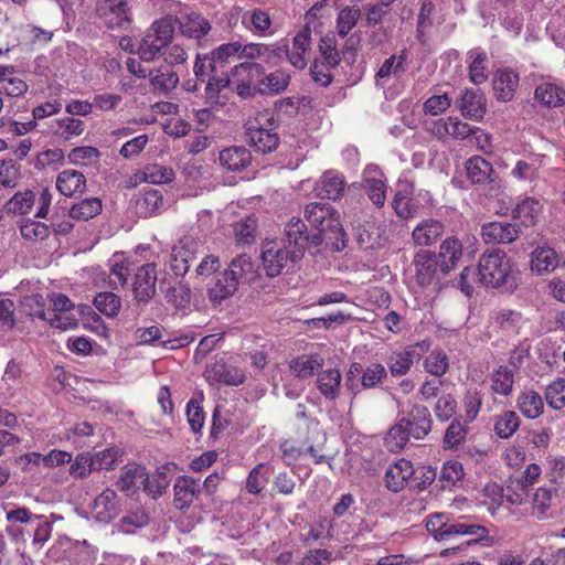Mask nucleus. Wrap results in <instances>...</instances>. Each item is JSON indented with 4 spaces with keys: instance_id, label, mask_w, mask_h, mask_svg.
<instances>
[{
    "instance_id": "obj_1",
    "label": "nucleus",
    "mask_w": 565,
    "mask_h": 565,
    "mask_svg": "<svg viewBox=\"0 0 565 565\" xmlns=\"http://www.w3.org/2000/svg\"><path fill=\"white\" fill-rule=\"evenodd\" d=\"M305 218L316 231L310 235L313 247L324 241H338L343 236L339 212L328 203L311 202L305 206Z\"/></svg>"
},
{
    "instance_id": "obj_2",
    "label": "nucleus",
    "mask_w": 565,
    "mask_h": 565,
    "mask_svg": "<svg viewBox=\"0 0 565 565\" xmlns=\"http://www.w3.org/2000/svg\"><path fill=\"white\" fill-rule=\"evenodd\" d=\"M518 274L514 264L502 250L484 253L479 259V281L487 287L499 288L512 285Z\"/></svg>"
},
{
    "instance_id": "obj_3",
    "label": "nucleus",
    "mask_w": 565,
    "mask_h": 565,
    "mask_svg": "<svg viewBox=\"0 0 565 565\" xmlns=\"http://www.w3.org/2000/svg\"><path fill=\"white\" fill-rule=\"evenodd\" d=\"M302 257V249L289 248L285 241L268 239L262 245V262L266 274L269 277H276L284 269L289 268L292 264Z\"/></svg>"
},
{
    "instance_id": "obj_4",
    "label": "nucleus",
    "mask_w": 565,
    "mask_h": 565,
    "mask_svg": "<svg viewBox=\"0 0 565 565\" xmlns=\"http://www.w3.org/2000/svg\"><path fill=\"white\" fill-rule=\"evenodd\" d=\"M426 529L438 541H447L455 535L475 536L476 539L468 541L467 545L476 543L477 540L488 535L484 526L468 522L448 523L441 513L430 515L426 521Z\"/></svg>"
},
{
    "instance_id": "obj_5",
    "label": "nucleus",
    "mask_w": 565,
    "mask_h": 565,
    "mask_svg": "<svg viewBox=\"0 0 565 565\" xmlns=\"http://www.w3.org/2000/svg\"><path fill=\"white\" fill-rule=\"evenodd\" d=\"M246 136L249 143L260 152H271L279 143L275 131V119L269 113H259L246 122Z\"/></svg>"
},
{
    "instance_id": "obj_6",
    "label": "nucleus",
    "mask_w": 565,
    "mask_h": 565,
    "mask_svg": "<svg viewBox=\"0 0 565 565\" xmlns=\"http://www.w3.org/2000/svg\"><path fill=\"white\" fill-rule=\"evenodd\" d=\"M174 34V25L170 18L154 21L139 45L142 60L151 61L168 45Z\"/></svg>"
},
{
    "instance_id": "obj_7",
    "label": "nucleus",
    "mask_w": 565,
    "mask_h": 565,
    "mask_svg": "<svg viewBox=\"0 0 565 565\" xmlns=\"http://www.w3.org/2000/svg\"><path fill=\"white\" fill-rule=\"evenodd\" d=\"M264 67L259 63L245 62L233 67L231 78L235 90L241 97L253 96L260 84Z\"/></svg>"
},
{
    "instance_id": "obj_8",
    "label": "nucleus",
    "mask_w": 565,
    "mask_h": 565,
    "mask_svg": "<svg viewBox=\"0 0 565 565\" xmlns=\"http://www.w3.org/2000/svg\"><path fill=\"white\" fill-rule=\"evenodd\" d=\"M97 14L109 29L126 30L131 13L125 0H97Z\"/></svg>"
},
{
    "instance_id": "obj_9",
    "label": "nucleus",
    "mask_w": 565,
    "mask_h": 565,
    "mask_svg": "<svg viewBox=\"0 0 565 565\" xmlns=\"http://www.w3.org/2000/svg\"><path fill=\"white\" fill-rule=\"evenodd\" d=\"M204 376L210 384L223 383L233 386L242 384L246 379L243 369L238 365L226 363L223 359L210 363L204 371Z\"/></svg>"
},
{
    "instance_id": "obj_10",
    "label": "nucleus",
    "mask_w": 565,
    "mask_h": 565,
    "mask_svg": "<svg viewBox=\"0 0 565 565\" xmlns=\"http://www.w3.org/2000/svg\"><path fill=\"white\" fill-rule=\"evenodd\" d=\"M530 270L535 276L552 274L557 267L562 266V254H558L553 247L543 244L537 245L530 253Z\"/></svg>"
},
{
    "instance_id": "obj_11",
    "label": "nucleus",
    "mask_w": 565,
    "mask_h": 565,
    "mask_svg": "<svg viewBox=\"0 0 565 565\" xmlns=\"http://www.w3.org/2000/svg\"><path fill=\"white\" fill-rule=\"evenodd\" d=\"M119 512L120 502L118 494L110 488H106L89 505L92 518L102 523L110 522L118 516Z\"/></svg>"
},
{
    "instance_id": "obj_12",
    "label": "nucleus",
    "mask_w": 565,
    "mask_h": 565,
    "mask_svg": "<svg viewBox=\"0 0 565 565\" xmlns=\"http://www.w3.org/2000/svg\"><path fill=\"white\" fill-rule=\"evenodd\" d=\"M417 348L427 350L428 345L425 342H418L391 353L386 363L393 376H402L409 372L414 361L420 358V354L416 351Z\"/></svg>"
},
{
    "instance_id": "obj_13",
    "label": "nucleus",
    "mask_w": 565,
    "mask_h": 565,
    "mask_svg": "<svg viewBox=\"0 0 565 565\" xmlns=\"http://www.w3.org/2000/svg\"><path fill=\"white\" fill-rule=\"evenodd\" d=\"M437 256L428 250L418 252L413 260L415 267V279L420 286H429L438 279L440 271Z\"/></svg>"
},
{
    "instance_id": "obj_14",
    "label": "nucleus",
    "mask_w": 565,
    "mask_h": 565,
    "mask_svg": "<svg viewBox=\"0 0 565 565\" xmlns=\"http://www.w3.org/2000/svg\"><path fill=\"white\" fill-rule=\"evenodd\" d=\"M157 269L154 264H145L135 274L132 291L138 301L150 300L156 292Z\"/></svg>"
},
{
    "instance_id": "obj_15",
    "label": "nucleus",
    "mask_w": 565,
    "mask_h": 565,
    "mask_svg": "<svg viewBox=\"0 0 565 565\" xmlns=\"http://www.w3.org/2000/svg\"><path fill=\"white\" fill-rule=\"evenodd\" d=\"M519 236V226L507 222H490L481 227V237L486 244H510Z\"/></svg>"
},
{
    "instance_id": "obj_16",
    "label": "nucleus",
    "mask_w": 565,
    "mask_h": 565,
    "mask_svg": "<svg viewBox=\"0 0 565 565\" xmlns=\"http://www.w3.org/2000/svg\"><path fill=\"white\" fill-rule=\"evenodd\" d=\"M148 480V471L141 465L129 462L120 469L118 480L116 482L118 489L126 494H135Z\"/></svg>"
},
{
    "instance_id": "obj_17",
    "label": "nucleus",
    "mask_w": 565,
    "mask_h": 565,
    "mask_svg": "<svg viewBox=\"0 0 565 565\" xmlns=\"http://www.w3.org/2000/svg\"><path fill=\"white\" fill-rule=\"evenodd\" d=\"M284 56V49L278 45H268L263 43H247L243 45L239 42V58L262 60L269 65H276Z\"/></svg>"
},
{
    "instance_id": "obj_18",
    "label": "nucleus",
    "mask_w": 565,
    "mask_h": 565,
    "mask_svg": "<svg viewBox=\"0 0 565 565\" xmlns=\"http://www.w3.org/2000/svg\"><path fill=\"white\" fill-rule=\"evenodd\" d=\"M365 192L371 202L381 207L386 201V183L382 171L373 164L367 166L363 171Z\"/></svg>"
},
{
    "instance_id": "obj_19",
    "label": "nucleus",
    "mask_w": 565,
    "mask_h": 565,
    "mask_svg": "<svg viewBox=\"0 0 565 565\" xmlns=\"http://www.w3.org/2000/svg\"><path fill=\"white\" fill-rule=\"evenodd\" d=\"M519 74L510 68H500L494 73L492 88L499 102L508 103L513 99L519 88Z\"/></svg>"
},
{
    "instance_id": "obj_20",
    "label": "nucleus",
    "mask_w": 565,
    "mask_h": 565,
    "mask_svg": "<svg viewBox=\"0 0 565 565\" xmlns=\"http://www.w3.org/2000/svg\"><path fill=\"white\" fill-rule=\"evenodd\" d=\"M164 209V199L157 189H145L135 198V211L140 217H151Z\"/></svg>"
},
{
    "instance_id": "obj_21",
    "label": "nucleus",
    "mask_w": 565,
    "mask_h": 565,
    "mask_svg": "<svg viewBox=\"0 0 565 565\" xmlns=\"http://www.w3.org/2000/svg\"><path fill=\"white\" fill-rule=\"evenodd\" d=\"M490 323L508 334H516L527 323V319L519 311L502 308L491 313Z\"/></svg>"
},
{
    "instance_id": "obj_22",
    "label": "nucleus",
    "mask_w": 565,
    "mask_h": 565,
    "mask_svg": "<svg viewBox=\"0 0 565 565\" xmlns=\"http://www.w3.org/2000/svg\"><path fill=\"white\" fill-rule=\"evenodd\" d=\"M232 78L228 74L222 73L211 76L205 86V98L211 104L223 105L233 92Z\"/></svg>"
},
{
    "instance_id": "obj_23",
    "label": "nucleus",
    "mask_w": 565,
    "mask_h": 565,
    "mask_svg": "<svg viewBox=\"0 0 565 565\" xmlns=\"http://www.w3.org/2000/svg\"><path fill=\"white\" fill-rule=\"evenodd\" d=\"M311 45V32L308 28L299 31L292 40V47L289 52L284 50L289 62L298 70H303L309 61V50Z\"/></svg>"
},
{
    "instance_id": "obj_24",
    "label": "nucleus",
    "mask_w": 565,
    "mask_h": 565,
    "mask_svg": "<svg viewBox=\"0 0 565 565\" xmlns=\"http://www.w3.org/2000/svg\"><path fill=\"white\" fill-rule=\"evenodd\" d=\"M345 189V181L342 175L332 171L324 172L315 185V193L321 199L339 200Z\"/></svg>"
},
{
    "instance_id": "obj_25",
    "label": "nucleus",
    "mask_w": 565,
    "mask_h": 565,
    "mask_svg": "<svg viewBox=\"0 0 565 565\" xmlns=\"http://www.w3.org/2000/svg\"><path fill=\"white\" fill-rule=\"evenodd\" d=\"M413 475L414 468L412 462L406 459H399L387 468L385 484L391 491L398 492L405 488Z\"/></svg>"
},
{
    "instance_id": "obj_26",
    "label": "nucleus",
    "mask_w": 565,
    "mask_h": 565,
    "mask_svg": "<svg viewBox=\"0 0 565 565\" xmlns=\"http://www.w3.org/2000/svg\"><path fill=\"white\" fill-rule=\"evenodd\" d=\"M458 108L463 117L481 120L486 114V97L480 90L466 89Z\"/></svg>"
},
{
    "instance_id": "obj_27",
    "label": "nucleus",
    "mask_w": 565,
    "mask_h": 565,
    "mask_svg": "<svg viewBox=\"0 0 565 565\" xmlns=\"http://www.w3.org/2000/svg\"><path fill=\"white\" fill-rule=\"evenodd\" d=\"M56 189L64 196L82 194L86 189V178L81 171L63 170L57 174Z\"/></svg>"
},
{
    "instance_id": "obj_28",
    "label": "nucleus",
    "mask_w": 565,
    "mask_h": 565,
    "mask_svg": "<svg viewBox=\"0 0 565 565\" xmlns=\"http://www.w3.org/2000/svg\"><path fill=\"white\" fill-rule=\"evenodd\" d=\"M310 235L307 233V226L298 217H291L285 227V236L288 247L291 249H302V253L306 248L313 246L310 243Z\"/></svg>"
},
{
    "instance_id": "obj_29",
    "label": "nucleus",
    "mask_w": 565,
    "mask_h": 565,
    "mask_svg": "<svg viewBox=\"0 0 565 565\" xmlns=\"http://www.w3.org/2000/svg\"><path fill=\"white\" fill-rule=\"evenodd\" d=\"M218 160L221 166L230 171H242L252 163V154L246 148L234 146L223 149Z\"/></svg>"
},
{
    "instance_id": "obj_30",
    "label": "nucleus",
    "mask_w": 565,
    "mask_h": 565,
    "mask_svg": "<svg viewBox=\"0 0 565 565\" xmlns=\"http://www.w3.org/2000/svg\"><path fill=\"white\" fill-rule=\"evenodd\" d=\"M462 255V245L456 237L446 238L440 247L437 256L439 260L440 273L447 274L454 269Z\"/></svg>"
},
{
    "instance_id": "obj_31",
    "label": "nucleus",
    "mask_w": 565,
    "mask_h": 565,
    "mask_svg": "<svg viewBox=\"0 0 565 565\" xmlns=\"http://www.w3.org/2000/svg\"><path fill=\"white\" fill-rule=\"evenodd\" d=\"M173 179L174 171L171 168L159 163H152L146 166L134 175L135 181L132 185H137L139 182L164 184L171 182Z\"/></svg>"
},
{
    "instance_id": "obj_32",
    "label": "nucleus",
    "mask_w": 565,
    "mask_h": 565,
    "mask_svg": "<svg viewBox=\"0 0 565 565\" xmlns=\"http://www.w3.org/2000/svg\"><path fill=\"white\" fill-rule=\"evenodd\" d=\"M200 492V483L190 477H180L174 483V503L180 510L191 505Z\"/></svg>"
},
{
    "instance_id": "obj_33",
    "label": "nucleus",
    "mask_w": 565,
    "mask_h": 565,
    "mask_svg": "<svg viewBox=\"0 0 565 565\" xmlns=\"http://www.w3.org/2000/svg\"><path fill=\"white\" fill-rule=\"evenodd\" d=\"M444 233V225L437 220H424L420 222L412 233L413 239L416 245L429 246L438 241Z\"/></svg>"
},
{
    "instance_id": "obj_34",
    "label": "nucleus",
    "mask_w": 565,
    "mask_h": 565,
    "mask_svg": "<svg viewBox=\"0 0 565 565\" xmlns=\"http://www.w3.org/2000/svg\"><path fill=\"white\" fill-rule=\"evenodd\" d=\"M405 419L409 420L412 436L416 439L424 438L430 431V413L423 405H414L408 413V417Z\"/></svg>"
},
{
    "instance_id": "obj_35",
    "label": "nucleus",
    "mask_w": 565,
    "mask_h": 565,
    "mask_svg": "<svg viewBox=\"0 0 565 565\" xmlns=\"http://www.w3.org/2000/svg\"><path fill=\"white\" fill-rule=\"evenodd\" d=\"M226 271L231 276H234L237 282H250L257 278V266L252 260V257L246 254L238 255L236 258H234Z\"/></svg>"
},
{
    "instance_id": "obj_36",
    "label": "nucleus",
    "mask_w": 565,
    "mask_h": 565,
    "mask_svg": "<svg viewBox=\"0 0 565 565\" xmlns=\"http://www.w3.org/2000/svg\"><path fill=\"white\" fill-rule=\"evenodd\" d=\"M407 55L402 52L399 55H392L384 61L375 75L377 86H384L390 78H398L405 72V62Z\"/></svg>"
},
{
    "instance_id": "obj_37",
    "label": "nucleus",
    "mask_w": 565,
    "mask_h": 565,
    "mask_svg": "<svg viewBox=\"0 0 565 565\" xmlns=\"http://www.w3.org/2000/svg\"><path fill=\"white\" fill-rule=\"evenodd\" d=\"M534 98L546 107H559L565 103V90L556 84L544 82L536 86Z\"/></svg>"
},
{
    "instance_id": "obj_38",
    "label": "nucleus",
    "mask_w": 565,
    "mask_h": 565,
    "mask_svg": "<svg viewBox=\"0 0 565 565\" xmlns=\"http://www.w3.org/2000/svg\"><path fill=\"white\" fill-rule=\"evenodd\" d=\"M26 90V83L15 75L13 67L0 66V92L11 97H20Z\"/></svg>"
},
{
    "instance_id": "obj_39",
    "label": "nucleus",
    "mask_w": 565,
    "mask_h": 565,
    "mask_svg": "<svg viewBox=\"0 0 565 565\" xmlns=\"http://www.w3.org/2000/svg\"><path fill=\"white\" fill-rule=\"evenodd\" d=\"M469 61V78L476 84H482L488 79V56L484 51L473 49L468 53Z\"/></svg>"
},
{
    "instance_id": "obj_40",
    "label": "nucleus",
    "mask_w": 565,
    "mask_h": 565,
    "mask_svg": "<svg viewBox=\"0 0 565 565\" xmlns=\"http://www.w3.org/2000/svg\"><path fill=\"white\" fill-rule=\"evenodd\" d=\"M412 436L409 420L399 419L386 434L385 446L391 452L402 450Z\"/></svg>"
},
{
    "instance_id": "obj_41",
    "label": "nucleus",
    "mask_w": 565,
    "mask_h": 565,
    "mask_svg": "<svg viewBox=\"0 0 565 565\" xmlns=\"http://www.w3.org/2000/svg\"><path fill=\"white\" fill-rule=\"evenodd\" d=\"M544 156L532 154L524 160L516 161L511 175L519 181H533L542 167Z\"/></svg>"
},
{
    "instance_id": "obj_42",
    "label": "nucleus",
    "mask_w": 565,
    "mask_h": 565,
    "mask_svg": "<svg viewBox=\"0 0 565 565\" xmlns=\"http://www.w3.org/2000/svg\"><path fill=\"white\" fill-rule=\"evenodd\" d=\"M542 213V204L533 198H525L520 201L513 210L514 218L521 221L525 226L535 225Z\"/></svg>"
},
{
    "instance_id": "obj_43",
    "label": "nucleus",
    "mask_w": 565,
    "mask_h": 565,
    "mask_svg": "<svg viewBox=\"0 0 565 565\" xmlns=\"http://www.w3.org/2000/svg\"><path fill=\"white\" fill-rule=\"evenodd\" d=\"M84 127V121L74 117L56 119L51 124L53 135L65 141L82 135Z\"/></svg>"
},
{
    "instance_id": "obj_44",
    "label": "nucleus",
    "mask_w": 565,
    "mask_h": 565,
    "mask_svg": "<svg viewBox=\"0 0 565 565\" xmlns=\"http://www.w3.org/2000/svg\"><path fill=\"white\" fill-rule=\"evenodd\" d=\"M290 76L282 70L275 71L268 75L260 76V84L257 92L260 94L276 95L284 92L289 85Z\"/></svg>"
},
{
    "instance_id": "obj_45",
    "label": "nucleus",
    "mask_w": 565,
    "mask_h": 565,
    "mask_svg": "<svg viewBox=\"0 0 565 565\" xmlns=\"http://www.w3.org/2000/svg\"><path fill=\"white\" fill-rule=\"evenodd\" d=\"M518 408L526 418L535 419L543 414L544 403L537 392L529 390L519 395Z\"/></svg>"
},
{
    "instance_id": "obj_46",
    "label": "nucleus",
    "mask_w": 565,
    "mask_h": 565,
    "mask_svg": "<svg viewBox=\"0 0 565 565\" xmlns=\"http://www.w3.org/2000/svg\"><path fill=\"white\" fill-rule=\"evenodd\" d=\"M341 373L337 369L322 371L317 377V387L329 399L338 397L341 385Z\"/></svg>"
},
{
    "instance_id": "obj_47",
    "label": "nucleus",
    "mask_w": 565,
    "mask_h": 565,
    "mask_svg": "<svg viewBox=\"0 0 565 565\" xmlns=\"http://www.w3.org/2000/svg\"><path fill=\"white\" fill-rule=\"evenodd\" d=\"M173 468V463H168L161 468H158L151 477L148 475V480L143 483L145 492H147L152 498L160 497L170 484V480L167 473L170 472Z\"/></svg>"
},
{
    "instance_id": "obj_48",
    "label": "nucleus",
    "mask_w": 565,
    "mask_h": 565,
    "mask_svg": "<svg viewBox=\"0 0 565 565\" xmlns=\"http://www.w3.org/2000/svg\"><path fill=\"white\" fill-rule=\"evenodd\" d=\"M491 391L501 396H509L513 391L514 373L508 366H499L490 376Z\"/></svg>"
},
{
    "instance_id": "obj_49",
    "label": "nucleus",
    "mask_w": 565,
    "mask_h": 565,
    "mask_svg": "<svg viewBox=\"0 0 565 565\" xmlns=\"http://www.w3.org/2000/svg\"><path fill=\"white\" fill-rule=\"evenodd\" d=\"M238 282L234 276L226 270L217 277L214 286L209 289L210 299L220 303L222 300L231 297L237 290Z\"/></svg>"
},
{
    "instance_id": "obj_50",
    "label": "nucleus",
    "mask_w": 565,
    "mask_h": 565,
    "mask_svg": "<svg viewBox=\"0 0 565 565\" xmlns=\"http://www.w3.org/2000/svg\"><path fill=\"white\" fill-rule=\"evenodd\" d=\"M121 457L122 450L116 446L90 452L94 471L103 469L114 470Z\"/></svg>"
},
{
    "instance_id": "obj_51",
    "label": "nucleus",
    "mask_w": 565,
    "mask_h": 565,
    "mask_svg": "<svg viewBox=\"0 0 565 565\" xmlns=\"http://www.w3.org/2000/svg\"><path fill=\"white\" fill-rule=\"evenodd\" d=\"M467 175L473 183L492 181L493 168L480 156H473L466 162Z\"/></svg>"
},
{
    "instance_id": "obj_52",
    "label": "nucleus",
    "mask_w": 565,
    "mask_h": 565,
    "mask_svg": "<svg viewBox=\"0 0 565 565\" xmlns=\"http://www.w3.org/2000/svg\"><path fill=\"white\" fill-rule=\"evenodd\" d=\"M181 32L191 39H202L211 29L210 22L200 14L191 13L184 17L181 22Z\"/></svg>"
},
{
    "instance_id": "obj_53",
    "label": "nucleus",
    "mask_w": 565,
    "mask_h": 565,
    "mask_svg": "<svg viewBox=\"0 0 565 565\" xmlns=\"http://www.w3.org/2000/svg\"><path fill=\"white\" fill-rule=\"evenodd\" d=\"M505 500L513 505H522L527 501L530 487L518 476H511L505 482Z\"/></svg>"
},
{
    "instance_id": "obj_54",
    "label": "nucleus",
    "mask_w": 565,
    "mask_h": 565,
    "mask_svg": "<svg viewBox=\"0 0 565 565\" xmlns=\"http://www.w3.org/2000/svg\"><path fill=\"white\" fill-rule=\"evenodd\" d=\"M150 83L154 89L168 93L177 87L179 76L169 66L149 71Z\"/></svg>"
},
{
    "instance_id": "obj_55",
    "label": "nucleus",
    "mask_w": 565,
    "mask_h": 565,
    "mask_svg": "<svg viewBox=\"0 0 565 565\" xmlns=\"http://www.w3.org/2000/svg\"><path fill=\"white\" fill-rule=\"evenodd\" d=\"M102 209V201L98 198H89L72 205L68 215L76 221H88L98 215Z\"/></svg>"
},
{
    "instance_id": "obj_56",
    "label": "nucleus",
    "mask_w": 565,
    "mask_h": 565,
    "mask_svg": "<svg viewBox=\"0 0 565 565\" xmlns=\"http://www.w3.org/2000/svg\"><path fill=\"white\" fill-rule=\"evenodd\" d=\"M257 220L247 215L234 224V237L238 245H250L255 242Z\"/></svg>"
},
{
    "instance_id": "obj_57",
    "label": "nucleus",
    "mask_w": 565,
    "mask_h": 565,
    "mask_svg": "<svg viewBox=\"0 0 565 565\" xmlns=\"http://www.w3.org/2000/svg\"><path fill=\"white\" fill-rule=\"evenodd\" d=\"M481 498L482 504L494 515L502 505L503 498H505L504 489L495 482H488L481 490Z\"/></svg>"
},
{
    "instance_id": "obj_58",
    "label": "nucleus",
    "mask_w": 565,
    "mask_h": 565,
    "mask_svg": "<svg viewBox=\"0 0 565 565\" xmlns=\"http://www.w3.org/2000/svg\"><path fill=\"white\" fill-rule=\"evenodd\" d=\"M35 203V195L32 191L25 190L17 192L7 203V210L10 213L25 215L29 214Z\"/></svg>"
},
{
    "instance_id": "obj_59",
    "label": "nucleus",
    "mask_w": 565,
    "mask_h": 565,
    "mask_svg": "<svg viewBox=\"0 0 565 565\" xmlns=\"http://www.w3.org/2000/svg\"><path fill=\"white\" fill-rule=\"evenodd\" d=\"M361 18V10L359 7H347L343 8L337 18V31L341 38H344L349 32L356 25Z\"/></svg>"
},
{
    "instance_id": "obj_60",
    "label": "nucleus",
    "mask_w": 565,
    "mask_h": 565,
    "mask_svg": "<svg viewBox=\"0 0 565 565\" xmlns=\"http://www.w3.org/2000/svg\"><path fill=\"white\" fill-rule=\"evenodd\" d=\"M322 364V360L313 355H301L290 364L291 372L300 379L309 377Z\"/></svg>"
},
{
    "instance_id": "obj_61",
    "label": "nucleus",
    "mask_w": 565,
    "mask_h": 565,
    "mask_svg": "<svg viewBox=\"0 0 565 565\" xmlns=\"http://www.w3.org/2000/svg\"><path fill=\"white\" fill-rule=\"evenodd\" d=\"M520 418L513 411L504 412L494 424V431L500 438H510L519 428Z\"/></svg>"
},
{
    "instance_id": "obj_62",
    "label": "nucleus",
    "mask_w": 565,
    "mask_h": 565,
    "mask_svg": "<svg viewBox=\"0 0 565 565\" xmlns=\"http://www.w3.org/2000/svg\"><path fill=\"white\" fill-rule=\"evenodd\" d=\"M217 67L218 64L216 60L213 58L211 53L198 54L194 62L193 72L196 79L204 82L211 76L218 74Z\"/></svg>"
},
{
    "instance_id": "obj_63",
    "label": "nucleus",
    "mask_w": 565,
    "mask_h": 565,
    "mask_svg": "<svg viewBox=\"0 0 565 565\" xmlns=\"http://www.w3.org/2000/svg\"><path fill=\"white\" fill-rule=\"evenodd\" d=\"M546 403L554 409L565 407V379L558 377L548 384L544 393Z\"/></svg>"
},
{
    "instance_id": "obj_64",
    "label": "nucleus",
    "mask_w": 565,
    "mask_h": 565,
    "mask_svg": "<svg viewBox=\"0 0 565 565\" xmlns=\"http://www.w3.org/2000/svg\"><path fill=\"white\" fill-rule=\"evenodd\" d=\"M94 306L99 312L108 317H115L121 307V301L114 292L105 291L95 296Z\"/></svg>"
}]
</instances>
